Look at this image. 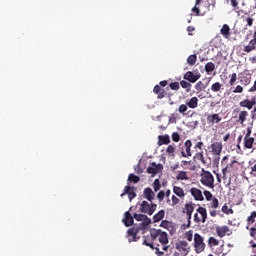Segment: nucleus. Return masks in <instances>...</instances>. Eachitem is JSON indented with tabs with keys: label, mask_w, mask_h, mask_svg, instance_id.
Segmentation results:
<instances>
[{
	"label": "nucleus",
	"mask_w": 256,
	"mask_h": 256,
	"mask_svg": "<svg viewBox=\"0 0 256 256\" xmlns=\"http://www.w3.org/2000/svg\"><path fill=\"white\" fill-rule=\"evenodd\" d=\"M151 238L153 241H159L162 245V251H168L169 249V235L167 232L162 230H153L151 231Z\"/></svg>",
	"instance_id": "f257e3e1"
},
{
	"label": "nucleus",
	"mask_w": 256,
	"mask_h": 256,
	"mask_svg": "<svg viewBox=\"0 0 256 256\" xmlns=\"http://www.w3.org/2000/svg\"><path fill=\"white\" fill-rule=\"evenodd\" d=\"M200 183L208 189H215V177L210 171L202 170V173L200 174Z\"/></svg>",
	"instance_id": "f03ea898"
},
{
	"label": "nucleus",
	"mask_w": 256,
	"mask_h": 256,
	"mask_svg": "<svg viewBox=\"0 0 256 256\" xmlns=\"http://www.w3.org/2000/svg\"><path fill=\"white\" fill-rule=\"evenodd\" d=\"M203 147H204V144L201 141L197 142L194 145L196 154L194 155L193 159L194 161H200V163H202L203 165H207V161L205 160V156L203 154Z\"/></svg>",
	"instance_id": "7ed1b4c3"
},
{
	"label": "nucleus",
	"mask_w": 256,
	"mask_h": 256,
	"mask_svg": "<svg viewBox=\"0 0 256 256\" xmlns=\"http://www.w3.org/2000/svg\"><path fill=\"white\" fill-rule=\"evenodd\" d=\"M193 211H195V203H186L183 213L187 215V224L182 225V229H189L191 227V217H193Z\"/></svg>",
	"instance_id": "20e7f679"
},
{
	"label": "nucleus",
	"mask_w": 256,
	"mask_h": 256,
	"mask_svg": "<svg viewBox=\"0 0 256 256\" xmlns=\"http://www.w3.org/2000/svg\"><path fill=\"white\" fill-rule=\"evenodd\" d=\"M140 213H145L146 215H153L157 211V204H149L147 201H142L140 204Z\"/></svg>",
	"instance_id": "39448f33"
},
{
	"label": "nucleus",
	"mask_w": 256,
	"mask_h": 256,
	"mask_svg": "<svg viewBox=\"0 0 256 256\" xmlns=\"http://www.w3.org/2000/svg\"><path fill=\"white\" fill-rule=\"evenodd\" d=\"M206 244L203 240V236L199 233L194 234V249L196 253H203L205 251Z\"/></svg>",
	"instance_id": "423d86ee"
},
{
	"label": "nucleus",
	"mask_w": 256,
	"mask_h": 256,
	"mask_svg": "<svg viewBox=\"0 0 256 256\" xmlns=\"http://www.w3.org/2000/svg\"><path fill=\"white\" fill-rule=\"evenodd\" d=\"M191 147H193V142H191V140H186L180 150L181 157H192L193 152H191Z\"/></svg>",
	"instance_id": "0eeeda50"
},
{
	"label": "nucleus",
	"mask_w": 256,
	"mask_h": 256,
	"mask_svg": "<svg viewBox=\"0 0 256 256\" xmlns=\"http://www.w3.org/2000/svg\"><path fill=\"white\" fill-rule=\"evenodd\" d=\"M219 245V240H217L215 237H210L208 239V247H211V249L214 250V253L216 255H221L223 253V245L220 246V248L215 250V247H218Z\"/></svg>",
	"instance_id": "6e6552de"
},
{
	"label": "nucleus",
	"mask_w": 256,
	"mask_h": 256,
	"mask_svg": "<svg viewBox=\"0 0 256 256\" xmlns=\"http://www.w3.org/2000/svg\"><path fill=\"white\" fill-rule=\"evenodd\" d=\"M183 79H185V81H189V83H197V81L201 79V73H193L192 71H188L184 74Z\"/></svg>",
	"instance_id": "1a4fd4ad"
},
{
	"label": "nucleus",
	"mask_w": 256,
	"mask_h": 256,
	"mask_svg": "<svg viewBox=\"0 0 256 256\" xmlns=\"http://www.w3.org/2000/svg\"><path fill=\"white\" fill-rule=\"evenodd\" d=\"M161 171H163V164H157L155 162H152L151 166L147 168V173L152 175V177H155V175H157V173H161Z\"/></svg>",
	"instance_id": "9d476101"
},
{
	"label": "nucleus",
	"mask_w": 256,
	"mask_h": 256,
	"mask_svg": "<svg viewBox=\"0 0 256 256\" xmlns=\"http://www.w3.org/2000/svg\"><path fill=\"white\" fill-rule=\"evenodd\" d=\"M134 219L136 221H142L140 224L143 228L147 227L148 225H151V218L147 217L145 214H137L134 213Z\"/></svg>",
	"instance_id": "9b49d317"
},
{
	"label": "nucleus",
	"mask_w": 256,
	"mask_h": 256,
	"mask_svg": "<svg viewBox=\"0 0 256 256\" xmlns=\"http://www.w3.org/2000/svg\"><path fill=\"white\" fill-rule=\"evenodd\" d=\"M232 233L233 232L227 225L216 227V234L218 235V237H220V239H223L225 235H228V236L232 235Z\"/></svg>",
	"instance_id": "f8f14e48"
},
{
	"label": "nucleus",
	"mask_w": 256,
	"mask_h": 256,
	"mask_svg": "<svg viewBox=\"0 0 256 256\" xmlns=\"http://www.w3.org/2000/svg\"><path fill=\"white\" fill-rule=\"evenodd\" d=\"M139 227L133 226L127 231V239L129 243H133V241H137V234L139 233Z\"/></svg>",
	"instance_id": "ddd939ff"
},
{
	"label": "nucleus",
	"mask_w": 256,
	"mask_h": 256,
	"mask_svg": "<svg viewBox=\"0 0 256 256\" xmlns=\"http://www.w3.org/2000/svg\"><path fill=\"white\" fill-rule=\"evenodd\" d=\"M123 195H128L129 201H133V199L137 197V193H135V187H131L129 185L125 186L124 193L121 194V197H123Z\"/></svg>",
	"instance_id": "4468645a"
},
{
	"label": "nucleus",
	"mask_w": 256,
	"mask_h": 256,
	"mask_svg": "<svg viewBox=\"0 0 256 256\" xmlns=\"http://www.w3.org/2000/svg\"><path fill=\"white\" fill-rule=\"evenodd\" d=\"M256 49V31L253 32L252 39L249 41V44L244 47L245 53H251Z\"/></svg>",
	"instance_id": "2eb2a0df"
},
{
	"label": "nucleus",
	"mask_w": 256,
	"mask_h": 256,
	"mask_svg": "<svg viewBox=\"0 0 256 256\" xmlns=\"http://www.w3.org/2000/svg\"><path fill=\"white\" fill-rule=\"evenodd\" d=\"M190 193L192 197L195 199V201H204L205 197H203V192L199 188H191Z\"/></svg>",
	"instance_id": "dca6fc26"
},
{
	"label": "nucleus",
	"mask_w": 256,
	"mask_h": 256,
	"mask_svg": "<svg viewBox=\"0 0 256 256\" xmlns=\"http://www.w3.org/2000/svg\"><path fill=\"white\" fill-rule=\"evenodd\" d=\"M153 92L155 93V95H157V99H165V97H167L168 95L167 90L161 88V86L159 85H156L154 87Z\"/></svg>",
	"instance_id": "f3484780"
},
{
	"label": "nucleus",
	"mask_w": 256,
	"mask_h": 256,
	"mask_svg": "<svg viewBox=\"0 0 256 256\" xmlns=\"http://www.w3.org/2000/svg\"><path fill=\"white\" fill-rule=\"evenodd\" d=\"M135 217L131 215V212L127 211L124 213V218L122 219V222L124 223L125 227H131L134 223Z\"/></svg>",
	"instance_id": "a211bd4d"
},
{
	"label": "nucleus",
	"mask_w": 256,
	"mask_h": 256,
	"mask_svg": "<svg viewBox=\"0 0 256 256\" xmlns=\"http://www.w3.org/2000/svg\"><path fill=\"white\" fill-rule=\"evenodd\" d=\"M211 149H212L213 155H221V152L223 151V143L213 142L211 144Z\"/></svg>",
	"instance_id": "6ab92c4d"
},
{
	"label": "nucleus",
	"mask_w": 256,
	"mask_h": 256,
	"mask_svg": "<svg viewBox=\"0 0 256 256\" xmlns=\"http://www.w3.org/2000/svg\"><path fill=\"white\" fill-rule=\"evenodd\" d=\"M143 197L144 199H147V201H150V203H153V199H155V192H153V189L147 187L144 189Z\"/></svg>",
	"instance_id": "aec40b11"
},
{
	"label": "nucleus",
	"mask_w": 256,
	"mask_h": 256,
	"mask_svg": "<svg viewBox=\"0 0 256 256\" xmlns=\"http://www.w3.org/2000/svg\"><path fill=\"white\" fill-rule=\"evenodd\" d=\"M207 123L215 125V123H221V116L219 114H209L206 118Z\"/></svg>",
	"instance_id": "412c9836"
},
{
	"label": "nucleus",
	"mask_w": 256,
	"mask_h": 256,
	"mask_svg": "<svg viewBox=\"0 0 256 256\" xmlns=\"http://www.w3.org/2000/svg\"><path fill=\"white\" fill-rule=\"evenodd\" d=\"M220 33L223 35L224 39H229V37H231V28L227 24H224L220 29Z\"/></svg>",
	"instance_id": "4be33fe9"
},
{
	"label": "nucleus",
	"mask_w": 256,
	"mask_h": 256,
	"mask_svg": "<svg viewBox=\"0 0 256 256\" xmlns=\"http://www.w3.org/2000/svg\"><path fill=\"white\" fill-rule=\"evenodd\" d=\"M173 193L179 199H185V190L179 186H173Z\"/></svg>",
	"instance_id": "5701e85b"
},
{
	"label": "nucleus",
	"mask_w": 256,
	"mask_h": 256,
	"mask_svg": "<svg viewBox=\"0 0 256 256\" xmlns=\"http://www.w3.org/2000/svg\"><path fill=\"white\" fill-rule=\"evenodd\" d=\"M240 75H241L240 76V83L242 85L247 86V85H249L251 83V74H247V73L244 72V73H242Z\"/></svg>",
	"instance_id": "b1692460"
},
{
	"label": "nucleus",
	"mask_w": 256,
	"mask_h": 256,
	"mask_svg": "<svg viewBox=\"0 0 256 256\" xmlns=\"http://www.w3.org/2000/svg\"><path fill=\"white\" fill-rule=\"evenodd\" d=\"M186 105L189 106L190 109H197L199 107V98L192 97L188 102H186Z\"/></svg>",
	"instance_id": "393cba45"
},
{
	"label": "nucleus",
	"mask_w": 256,
	"mask_h": 256,
	"mask_svg": "<svg viewBox=\"0 0 256 256\" xmlns=\"http://www.w3.org/2000/svg\"><path fill=\"white\" fill-rule=\"evenodd\" d=\"M240 107H246L249 111L253 109V105H255V102L249 100V99H244L239 103Z\"/></svg>",
	"instance_id": "a878e982"
},
{
	"label": "nucleus",
	"mask_w": 256,
	"mask_h": 256,
	"mask_svg": "<svg viewBox=\"0 0 256 256\" xmlns=\"http://www.w3.org/2000/svg\"><path fill=\"white\" fill-rule=\"evenodd\" d=\"M196 211L201 215L202 223H205V221H207V209L202 206H199Z\"/></svg>",
	"instance_id": "bb28decb"
},
{
	"label": "nucleus",
	"mask_w": 256,
	"mask_h": 256,
	"mask_svg": "<svg viewBox=\"0 0 256 256\" xmlns=\"http://www.w3.org/2000/svg\"><path fill=\"white\" fill-rule=\"evenodd\" d=\"M253 143H255V138L253 137L244 138L245 149H253Z\"/></svg>",
	"instance_id": "cd10ccee"
},
{
	"label": "nucleus",
	"mask_w": 256,
	"mask_h": 256,
	"mask_svg": "<svg viewBox=\"0 0 256 256\" xmlns=\"http://www.w3.org/2000/svg\"><path fill=\"white\" fill-rule=\"evenodd\" d=\"M176 249H178V251H187V249H189V243H187V241H180L176 244Z\"/></svg>",
	"instance_id": "c85d7f7f"
},
{
	"label": "nucleus",
	"mask_w": 256,
	"mask_h": 256,
	"mask_svg": "<svg viewBox=\"0 0 256 256\" xmlns=\"http://www.w3.org/2000/svg\"><path fill=\"white\" fill-rule=\"evenodd\" d=\"M239 165H241V163H239L237 160H234L231 162V164H228L230 173H235V171H239Z\"/></svg>",
	"instance_id": "c756f323"
},
{
	"label": "nucleus",
	"mask_w": 256,
	"mask_h": 256,
	"mask_svg": "<svg viewBox=\"0 0 256 256\" xmlns=\"http://www.w3.org/2000/svg\"><path fill=\"white\" fill-rule=\"evenodd\" d=\"M165 217V210H160L153 216L154 223H159Z\"/></svg>",
	"instance_id": "7c9ffc66"
},
{
	"label": "nucleus",
	"mask_w": 256,
	"mask_h": 256,
	"mask_svg": "<svg viewBox=\"0 0 256 256\" xmlns=\"http://www.w3.org/2000/svg\"><path fill=\"white\" fill-rule=\"evenodd\" d=\"M247 117H249V112H247V111H241V112L239 113L238 123H240L241 125H243V123H245V121H247Z\"/></svg>",
	"instance_id": "2f4dec72"
},
{
	"label": "nucleus",
	"mask_w": 256,
	"mask_h": 256,
	"mask_svg": "<svg viewBox=\"0 0 256 256\" xmlns=\"http://www.w3.org/2000/svg\"><path fill=\"white\" fill-rule=\"evenodd\" d=\"M177 181H189V175L186 171H180L176 176Z\"/></svg>",
	"instance_id": "473e14b6"
},
{
	"label": "nucleus",
	"mask_w": 256,
	"mask_h": 256,
	"mask_svg": "<svg viewBox=\"0 0 256 256\" xmlns=\"http://www.w3.org/2000/svg\"><path fill=\"white\" fill-rule=\"evenodd\" d=\"M158 139L162 145H169L171 143V138H169V135H160L158 136Z\"/></svg>",
	"instance_id": "72a5a7b5"
},
{
	"label": "nucleus",
	"mask_w": 256,
	"mask_h": 256,
	"mask_svg": "<svg viewBox=\"0 0 256 256\" xmlns=\"http://www.w3.org/2000/svg\"><path fill=\"white\" fill-rule=\"evenodd\" d=\"M222 87H223V84H221L220 82H215L211 86V92L212 93H219V91H221Z\"/></svg>",
	"instance_id": "f704fd0d"
},
{
	"label": "nucleus",
	"mask_w": 256,
	"mask_h": 256,
	"mask_svg": "<svg viewBox=\"0 0 256 256\" xmlns=\"http://www.w3.org/2000/svg\"><path fill=\"white\" fill-rule=\"evenodd\" d=\"M187 63H188V65L193 67V65H195V63H197V55L196 54H192V55L188 56Z\"/></svg>",
	"instance_id": "c9c22d12"
},
{
	"label": "nucleus",
	"mask_w": 256,
	"mask_h": 256,
	"mask_svg": "<svg viewBox=\"0 0 256 256\" xmlns=\"http://www.w3.org/2000/svg\"><path fill=\"white\" fill-rule=\"evenodd\" d=\"M205 71L206 73H213V71H215V64L213 62H208L205 65Z\"/></svg>",
	"instance_id": "e433bc0d"
},
{
	"label": "nucleus",
	"mask_w": 256,
	"mask_h": 256,
	"mask_svg": "<svg viewBox=\"0 0 256 256\" xmlns=\"http://www.w3.org/2000/svg\"><path fill=\"white\" fill-rule=\"evenodd\" d=\"M209 209H217L219 207V199L216 197L212 198V202L208 204Z\"/></svg>",
	"instance_id": "4c0bfd02"
},
{
	"label": "nucleus",
	"mask_w": 256,
	"mask_h": 256,
	"mask_svg": "<svg viewBox=\"0 0 256 256\" xmlns=\"http://www.w3.org/2000/svg\"><path fill=\"white\" fill-rule=\"evenodd\" d=\"M180 85L183 89H186L187 93L191 91V83H189L188 81L182 80L180 81Z\"/></svg>",
	"instance_id": "58836bf2"
},
{
	"label": "nucleus",
	"mask_w": 256,
	"mask_h": 256,
	"mask_svg": "<svg viewBox=\"0 0 256 256\" xmlns=\"http://www.w3.org/2000/svg\"><path fill=\"white\" fill-rule=\"evenodd\" d=\"M128 181L130 183H139V181H141V178L135 174H129Z\"/></svg>",
	"instance_id": "ea45409f"
},
{
	"label": "nucleus",
	"mask_w": 256,
	"mask_h": 256,
	"mask_svg": "<svg viewBox=\"0 0 256 256\" xmlns=\"http://www.w3.org/2000/svg\"><path fill=\"white\" fill-rule=\"evenodd\" d=\"M222 213H225V215H233L234 211H233V209L229 208V206H227V204H224L222 206Z\"/></svg>",
	"instance_id": "a19ab883"
},
{
	"label": "nucleus",
	"mask_w": 256,
	"mask_h": 256,
	"mask_svg": "<svg viewBox=\"0 0 256 256\" xmlns=\"http://www.w3.org/2000/svg\"><path fill=\"white\" fill-rule=\"evenodd\" d=\"M169 87L172 91H179V89H181L179 82H172L169 84Z\"/></svg>",
	"instance_id": "79ce46f5"
},
{
	"label": "nucleus",
	"mask_w": 256,
	"mask_h": 256,
	"mask_svg": "<svg viewBox=\"0 0 256 256\" xmlns=\"http://www.w3.org/2000/svg\"><path fill=\"white\" fill-rule=\"evenodd\" d=\"M184 237L187 241H193V230H189L184 233Z\"/></svg>",
	"instance_id": "37998d69"
},
{
	"label": "nucleus",
	"mask_w": 256,
	"mask_h": 256,
	"mask_svg": "<svg viewBox=\"0 0 256 256\" xmlns=\"http://www.w3.org/2000/svg\"><path fill=\"white\" fill-rule=\"evenodd\" d=\"M237 81V73H232L230 75L229 85L233 87L235 85V82Z\"/></svg>",
	"instance_id": "c03bdc74"
},
{
	"label": "nucleus",
	"mask_w": 256,
	"mask_h": 256,
	"mask_svg": "<svg viewBox=\"0 0 256 256\" xmlns=\"http://www.w3.org/2000/svg\"><path fill=\"white\" fill-rule=\"evenodd\" d=\"M195 89H196L197 93H201V91H203V89H205V84H203L201 81H199L195 85Z\"/></svg>",
	"instance_id": "a18cd8bd"
},
{
	"label": "nucleus",
	"mask_w": 256,
	"mask_h": 256,
	"mask_svg": "<svg viewBox=\"0 0 256 256\" xmlns=\"http://www.w3.org/2000/svg\"><path fill=\"white\" fill-rule=\"evenodd\" d=\"M153 189L155 192H157V191H159V189H161V182L159 181V179L154 180Z\"/></svg>",
	"instance_id": "49530a36"
},
{
	"label": "nucleus",
	"mask_w": 256,
	"mask_h": 256,
	"mask_svg": "<svg viewBox=\"0 0 256 256\" xmlns=\"http://www.w3.org/2000/svg\"><path fill=\"white\" fill-rule=\"evenodd\" d=\"M187 104H181L178 108V112L181 113L182 115H185L187 113Z\"/></svg>",
	"instance_id": "de8ad7c7"
},
{
	"label": "nucleus",
	"mask_w": 256,
	"mask_h": 256,
	"mask_svg": "<svg viewBox=\"0 0 256 256\" xmlns=\"http://www.w3.org/2000/svg\"><path fill=\"white\" fill-rule=\"evenodd\" d=\"M204 197L206 201H212V199L214 198L213 194L209 190L204 191Z\"/></svg>",
	"instance_id": "09e8293b"
},
{
	"label": "nucleus",
	"mask_w": 256,
	"mask_h": 256,
	"mask_svg": "<svg viewBox=\"0 0 256 256\" xmlns=\"http://www.w3.org/2000/svg\"><path fill=\"white\" fill-rule=\"evenodd\" d=\"M172 141H174V143H179V141H181V135H179L177 132H173Z\"/></svg>",
	"instance_id": "8fccbe9b"
},
{
	"label": "nucleus",
	"mask_w": 256,
	"mask_h": 256,
	"mask_svg": "<svg viewBox=\"0 0 256 256\" xmlns=\"http://www.w3.org/2000/svg\"><path fill=\"white\" fill-rule=\"evenodd\" d=\"M181 200L175 195H172V203L170 204L171 207H175V205H179Z\"/></svg>",
	"instance_id": "3c124183"
},
{
	"label": "nucleus",
	"mask_w": 256,
	"mask_h": 256,
	"mask_svg": "<svg viewBox=\"0 0 256 256\" xmlns=\"http://www.w3.org/2000/svg\"><path fill=\"white\" fill-rule=\"evenodd\" d=\"M255 218H256V212L253 211V212L251 213V215L248 216V218H247L248 223H255Z\"/></svg>",
	"instance_id": "603ef678"
},
{
	"label": "nucleus",
	"mask_w": 256,
	"mask_h": 256,
	"mask_svg": "<svg viewBox=\"0 0 256 256\" xmlns=\"http://www.w3.org/2000/svg\"><path fill=\"white\" fill-rule=\"evenodd\" d=\"M157 199L158 201L161 203V201H163V199H165V192L163 190H161L158 194H157Z\"/></svg>",
	"instance_id": "864d4df0"
},
{
	"label": "nucleus",
	"mask_w": 256,
	"mask_h": 256,
	"mask_svg": "<svg viewBox=\"0 0 256 256\" xmlns=\"http://www.w3.org/2000/svg\"><path fill=\"white\" fill-rule=\"evenodd\" d=\"M171 225V222L167 220H163L160 224V227H164V229H168V227Z\"/></svg>",
	"instance_id": "5fc2aeb1"
},
{
	"label": "nucleus",
	"mask_w": 256,
	"mask_h": 256,
	"mask_svg": "<svg viewBox=\"0 0 256 256\" xmlns=\"http://www.w3.org/2000/svg\"><path fill=\"white\" fill-rule=\"evenodd\" d=\"M242 92H243V86L241 85H237L233 90V93H242Z\"/></svg>",
	"instance_id": "6e6d98bb"
},
{
	"label": "nucleus",
	"mask_w": 256,
	"mask_h": 256,
	"mask_svg": "<svg viewBox=\"0 0 256 256\" xmlns=\"http://www.w3.org/2000/svg\"><path fill=\"white\" fill-rule=\"evenodd\" d=\"M166 152H168L169 154L175 153V147L173 145H169L166 149Z\"/></svg>",
	"instance_id": "4d7b16f0"
},
{
	"label": "nucleus",
	"mask_w": 256,
	"mask_h": 256,
	"mask_svg": "<svg viewBox=\"0 0 256 256\" xmlns=\"http://www.w3.org/2000/svg\"><path fill=\"white\" fill-rule=\"evenodd\" d=\"M192 13H196V16L199 17V7H197V5L195 4V6L192 8Z\"/></svg>",
	"instance_id": "13d9d810"
},
{
	"label": "nucleus",
	"mask_w": 256,
	"mask_h": 256,
	"mask_svg": "<svg viewBox=\"0 0 256 256\" xmlns=\"http://www.w3.org/2000/svg\"><path fill=\"white\" fill-rule=\"evenodd\" d=\"M187 31H188V35L193 36V31H195V27L188 26Z\"/></svg>",
	"instance_id": "bf43d9fd"
},
{
	"label": "nucleus",
	"mask_w": 256,
	"mask_h": 256,
	"mask_svg": "<svg viewBox=\"0 0 256 256\" xmlns=\"http://www.w3.org/2000/svg\"><path fill=\"white\" fill-rule=\"evenodd\" d=\"M143 245H146V247H150L151 249H154L153 243L147 241L146 239L143 241Z\"/></svg>",
	"instance_id": "052dcab7"
},
{
	"label": "nucleus",
	"mask_w": 256,
	"mask_h": 256,
	"mask_svg": "<svg viewBox=\"0 0 256 256\" xmlns=\"http://www.w3.org/2000/svg\"><path fill=\"white\" fill-rule=\"evenodd\" d=\"M250 175L256 177V163L251 167Z\"/></svg>",
	"instance_id": "680f3d73"
},
{
	"label": "nucleus",
	"mask_w": 256,
	"mask_h": 256,
	"mask_svg": "<svg viewBox=\"0 0 256 256\" xmlns=\"http://www.w3.org/2000/svg\"><path fill=\"white\" fill-rule=\"evenodd\" d=\"M246 23H247L248 27H253V18L248 17L246 19Z\"/></svg>",
	"instance_id": "e2e57ef3"
},
{
	"label": "nucleus",
	"mask_w": 256,
	"mask_h": 256,
	"mask_svg": "<svg viewBox=\"0 0 256 256\" xmlns=\"http://www.w3.org/2000/svg\"><path fill=\"white\" fill-rule=\"evenodd\" d=\"M187 165H191V160L190 161H187V160L181 161V167H187Z\"/></svg>",
	"instance_id": "0e129e2a"
},
{
	"label": "nucleus",
	"mask_w": 256,
	"mask_h": 256,
	"mask_svg": "<svg viewBox=\"0 0 256 256\" xmlns=\"http://www.w3.org/2000/svg\"><path fill=\"white\" fill-rule=\"evenodd\" d=\"M250 236L256 237V228L255 227L250 228Z\"/></svg>",
	"instance_id": "69168bd1"
},
{
	"label": "nucleus",
	"mask_w": 256,
	"mask_h": 256,
	"mask_svg": "<svg viewBox=\"0 0 256 256\" xmlns=\"http://www.w3.org/2000/svg\"><path fill=\"white\" fill-rule=\"evenodd\" d=\"M194 221H195L196 223H201V218L199 217V214H198V213H195V214H194Z\"/></svg>",
	"instance_id": "338daca9"
},
{
	"label": "nucleus",
	"mask_w": 256,
	"mask_h": 256,
	"mask_svg": "<svg viewBox=\"0 0 256 256\" xmlns=\"http://www.w3.org/2000/svg\"><path fill=\"white\" fill-rule=\"evenodd\" d=\"M256 91V80L254 81V85L249 89L250 93H253Z\"/></svg>",
	"instance_id": "774afa93"
}]
</instances>
